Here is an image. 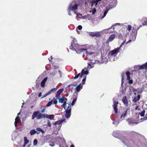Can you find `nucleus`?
I'll return each mask as SVG.
<instances>
[{"instance_id": "46", "label": "nucleus", "mask_w": 147, "mask_h": 147, "mask_svg": "<svg viewBox=\"0 0 147 147\" xmlns=\"http://www.w3.org/2000/svg\"><path fill=\"white\" fill-rule=\"evenodd\" d=\"M64 102L66 104V102H67V99L66 98L64 97Z\"/></svg>"}, {"instance_id": "13", "label": "nucleus", "mask_w": 147, "mask_h": 147, "mask_svg": "<svg viewBox=\"0 0 147 147\" xmlns=\"http://www.w3.org/2000/svg\"><path fill=\"white\" fill-rule=\"evenodd\" d=\"M142 22L143 26H147V18L143 17L142 18Z\"/></svg>"}, {"instance_id": "39", "label": "nucleus", "mask_w": 147, "mask_h": 147, "mask_svg": "<svg viewBox=\"0 0 147 147\" xmlns=\"http://www.w3.org/2000/svg\"><path fill=\"white\" fill-rule=\"evenodd\" d=\"M96 9L94 8L92 9V14H94L96 12Z\"/></svg>"}, {"instance_id": "2", "label": "nucleus", "mask_w": 147, "mask_h": 147, "mask_svg": "<svg viewBox=\"0 0 147 147\" xmlns=\"http://www.w3.org/2000/svg\"><path fill=\"white\" fill-rule=\"evenodd\" d=\"M45 117L44 114H42L40 113L39 111H37L33 112L32 119H34L36 117L37 119H39L41 118H44Z\"/></svg>"}, {"instance_id": "50", "label": "nucleus", "mask_w": 147, "mask_h": 147, "mask_svg": "<svg viewBox=\"0 0 147 147\" xmlns=\"http://www.w3.org/2000/svg\"><path fill=\"white\" fill-rule=\"evenodd\" d=\"M125 41H123V42L121 43V45L119 47V49L120 48H121L122 46L124 45V44H125Z\"/></svg>"}, {"instance_id": "38", "label": "nucleus", "mask_w": 147, "mask_h": 147, "mask_svg": "<svg viewBox=\"0 0 147 147\" xmlns=\"http://www.w3.org/2000/svg\"><path fill=\"white\" fill-rule=\"evenodd\" d=\"M81 75L80 73H79L77 75H76L75 76V77L74 78V79H76L78 78L79 76L80 77V75Z\"/></svg>"}, {"instance_id": "47", "label": "nucleus", "mask_w": 147, "mask_h": 147, "mask_svg": "<svg viewBox=\"0 0 147 147\" xmlns=\"http://www.w3.org/2000/svg\"><path fill=\"white\" fill-rule=\"evenodd\" d=\"M129 80L128 83L130 84H132L133 83V81L132 80Z\"/></svg>"}, {"instance_id": "25", "label": "nucleus", "mask_w": 147, "mask_h": 147, "mask_svg": "<svg viewBox=\"0 0 147 147\" xmlns=\"http://www.w3.org/2000/svg\"><path fill=\"white\" fill-rule=\"evenodd\" d=\"M36 129L37 131L41 132L42 134H43L45 133L44 131L40 128L38 127L36 128Z\"/></svg>"}, {"instance_id": "48", "label": "nucleus", "mask_w": 147, "mask_h": 147, "mask_svg": "<svg viewBox=\"0 0 147 147\" xmlns=\"http://www.w3.org/2000/svg\"><path fill=\"white\" fill-rule=\"evenodd\" d=\"M113 136H114V137H117V134H116V132H113Z\"/></svg>"}, {"instance_id": "57", "label": "nucleus", "mask_w": 147, "mask_h": 147, "mask_svg": "<svg viewBox=\"0 0 147 147\" xmlns=\"http://www.w3.org/2000/svg\"><path fill=\"white\" fill-rule=\"evenodd\" d=\"M143 25H140V26H139L138 27H137V29H138V30L140 28H141V27H142V26Z\"/></svg>"}, {"instance_id": "16", "label": "nucleus", "mask_w": 147, "mask_h": 147, "mask_svg": "<svg viewBox=\"0 0 147 147\" xmlns=\"http://www.w3.org/2000/svg\"><path fill=\"white\" fill-rule=\"evenodd\" d=\"M83 86L81 84H80L77 86L76 87V91L79 92L82 88Z\"/></svg>"}, {"instance_id": "22", "label": "nucleus", "mask_w": 147, "mask_h": 147, "mask_svg": "<svg viewBox=\"0 0 147 147\" xmlns=\"http://www.w3.org/2000/svg\"><path fill=\"white\" fill-rule=\"evenodd\" d=\"M64 108H66V109H69L70 108H71L70 103H69L68 102H66L65 105V107Z\"/></svg>"}, {"instance_id": "31", "label": "nucleus", "mask_w": 147, "mask_h": 147, "mask_svg": "<svg viewBox=\"0 0 147 147\" xmlns=\"http://www.w3.org/2000/svg\"><path fill=\"white\" fill-rule=\"evenodd\" d=\"M52 104H53V100H52L49 102L47 103V104L46 105V106L47 107H48L50 106Z\"/></svg>"}, {"instance_id": "11", "label": "nucleus", "mask_w": 147, "mask_h": 147, "mask_svg": "<svg viewBox=\"0 0 147 147\" xmlns=\"http://www.w3.org/2000/svg\"><path fill=\"white\" fill-rule=\"evenodd\" d=\"M138 69L141 70L143 69H147V62L141 65L140 66Z\"/></svg>"}, {"instance_id": "41", "label": "nucleus", "mask_w": 147, "mask_h": 147, "mask_svg": "<svg viewBox=\"0 0 147 147\" xmlns=\"http://www.w3.org/2000/svg\"><path fill=\"white\" fill-rule=\"evenodd\" d=\"M64 90V89L63 88L60 89L58 90L57 91L60 94H61L63 91Z\"/></svg>"}, {"instance_id": "23", "label": "nucleus", "mask_w": 147, "mask_h": 147, "mask_svg": "<svg viewBox=\"0 0 147 147\" xmlns=\"http://www.w3.org/2000/svg\"><path fill=\"white\" fill-rule=\"evenodd\" d=\"M30 133L31 135H32L36 133L37 134H39V132H37V131H35L34 129H32L30 131Z\"/></svg>"}, {"instance_id": "63", "label": "nucleus", "mask_w": 147, "mask_h": 147, "mask_svg": "<svg viewBox=\"0 0 147 147\" xmlns=\"http://www.w3.org/2000/svg\"><path fill=\"white\" fill-rule=\"evenodd\" d=\"M25 144V143H24V144L23 145V147H25V146H26V144Z\"/></svg>"}, {"instance_id": "30", "label": "nucleus", "mask_w": 147, "mask_h": 147, "mask_svg": "<svg viewBox=\"0 0 147 147\" xmlns=\"http://www.w3.org/2000/svg\"><path fill=\"white\" fill-rule=\"evenodd\" d=\"M145 113V110H143L140 113V115L141 117H143Z\"/></svg>"}, {"instance_id": "42", "label": "nucleus", "mask_w": 147, "mask_h": 147, "mask_svg": "<svg viewBox=\"0 0 147 147\" xmlns=\"http://www.w3.org/2000/svg\"><path fill=\"white\" fill-rule=\"evenodd\" d=\"M47 125L49 126V127H51V124L50 123V122L49 120L48 121H47Z\"/></svg>"}, {"instance_id": "15", "label": "nucleus", "mask_w": 147, "mask_h": 147, "mask_svg": "<svg viewBox=\"0 0 147 147\" xmlns=\"http://www.w3.org/2000/svg\"><path fill=\"white\" fill-rule=\"evenodd\" d=\"M47 77H46L42 81L41 83V85L42 87L43 88L45 86V83L47 80Z\"/></svg>"}, {"instance_id": "4", "label": "nucleus", "mask_w": 147, "mask_h": 147, "mask_svg": "<svg viewBox=\"0 0 147 147\" xmlns=\"http://www.w3.org/2000/svg\"><path fill=\"white\" fill-rule=\"evenodd\" d=\"M138 29L137 28V26L136 25H134L132 27V29L131 32V34L134 38L136 37L137 34V31Z\"/></svg>"}, {"instance_id": "58", "label": "nucleus", "mask_w": 147, "mask_h": 147, "mask_svg": "<svg viewBox=\"0 0 147 147\" xmlns=\"http://www.w3.org/2000/svg\"><path fill=\"white\" fill-rule=\"evenodd\" d=\"M49 146H51L53 147V146H55V144L54 143L53 144H49Z\"/></svg>"}, {"instance_id": "61", "label": "nucleus", "mask_w": 147, "mask_h": 147, "mask_svg": "<svg viewBox=\"0 0 147 147\" xmlns=\"http://www.w3.org/2000/svg\"><path fill=\"white\" fill-rule=\"evenodd\" d=\"M138 106H136L135 108V110H137L138 109Z\"/></svg>"}, {"instance_id": "40", "label": "nucleus", "mask_w": 147, "mask_h": 147, "mask_svg": "<svg viewBox=\"0 0 147 147\" xmlns=\"http://www.w3.org/2000/svg\"><path fill=\"white\" fill-rule=\"evenodd\" d=\"M38 142V141L36 139H35L33 142V144L34 145H36Z\"/></svg>"}, {"instance_id": "8", "label": "nucleus", "mask_w": 147, "mask_h": 147, "mask_svg": "<svg viewBox=\"0 0 147 147\" xmlns=\"http://www.w3.org/2000/svg\"><path fill=\"white\" fill-rule=\"evenodd\" d=\"M115 35L114 34H113L111 35L109 37V39L106 42V43L108 44L110 42L112 41L115 38Z\"/></svg>"}, {"instance_id": "37", "label": "nucleus", "mask_w": 147, "mask_h": 147, "mask_svg": "<svg viewBox=\"0 0 147 147\" xmlns=\"http://www.w3.org/2000/svg\"><path fill=\"white\" fill-rule=\"evenodd\" d=\"M108 11V9H107L106 10H105L104 11V15L102 17L103 18L104 17L106 16V15L107 14V13Z\"/></svg>"}, {"instance_id": "56", "label": "nucleus", "mask_w": 147, "mask_h": 147, "mask_svg": "<svg viewBox=\"0 0 147 147\" xmlns=\"http://www.w3.org/2000/svg\"><path fill=\"white\" fill-rule=\"evenodd\" d=\"M127 80H129L130 79V76H127Z\"/></svg>"}, {"instance_id": "29", "label": "nucleus", "mask_w": 147, "mask_h": 147, "mask_svg": "<svg viewBox=\"0 0 147 147\" xmlns=\"http://www.w3.org/2000/svg\"><path fill=\"white\" fill-rule=\"evenodd\" d=\"M101 36V34L98 32H95V37H100Z\"/></svg>"}, {"instance_id": "26", "label": "nucleus", "mask_w": 147, "mask_h": 147, "mask_svg": "<svg viewBox=\"0 0 147 147\" xmlns=\"http://www.w3.org/2000/svg\"><path fill=\"white\" fill-rule=\"evenodd\" d=\"M83 77H84V78L82 80V84H84L85 83L86 76H84Z\"/></svg>"}, {"instance_id": "5", "label": "nucleus", "mask_w": 147, "mask_h": 147, "mask_svg": "<svg viewBox=\"0 0 147 147\" xmlns=\"http://www.w3.org/2000/svg\"><path fill=\"white\" fill-rule=\"evenodd\" d=\"M65 110V117L66 118H69L70 117L71 115V108L69 109H66V108H64Z\"/></svg>"}, {"instance_id": "34", "label": "nucleus", "mask_w": 147, "mask_h": 147, "mask_svg": "<svg viewBox=\"0 0 147 147\" xmlns=\"http://www.w3.org/2000/svg\"><path fill=\"white\" fill-rule=\"evenodd\" d=\"M77 16H76V18L78 20V19L77 18L78 17L79 18H80L82 16V14L80 13H78V14H77Z\"/></svg>"}, {"instance_id": "32", "label": "nucleus", "mask_w": 147, "mask_h": 147, "mask_svg": "<svg viewBox=\"0 0 147 147\" xmlns=\"http://www.w3.org/2000/svg\"><path fill=\"white\" fill-rule=\"evenodd\" d=\"M24 143L25 144H27L29 142V140L27 139V138L26 137H25L24 138Z\"/></svg>"}, {"instance_id": "53", "label": "nucleus", "mask_w": 147, "mask_h": 147, "mask_svg": "<svg viewBox=\"0 0 147 147\" xmlns=\"http://www.w3.org/2000/svg\"><path fill=\"white\" fill-rule=\"evenodd\" d=\"M46 109V108H44L41 111V112L42 113H44L45 112V110Z\"/></svg>"}, {"instance_id": "51", "label": "nucleus", "mask_w": 147, "mask_h": 147, "mask_svg": "<svg viewBox=\"0 0 147 147\" xmlns=\"http://www.w3.org/2000/svg\"><path fill=\"white\" fill-rule=\"evenodd\" d=\"M131 134H137V133L134 131H131Z\"/></svg>"}, {"instance_id": "28", "label": "nucleus", "mask_w": 147, "mask_h": 147, "mask_svg": "<svg viewBox=\"0 0 147 147\" xmlns=\"http://www.w3.org/2000/svg\"><path fill=\"white\" fill-rule=\"evenodd\" d=\"M98 1L97 0H93L92 1V5H93V4H95V5H96L98 4Z\"/></svg>"}, {"instance_id": "36", "label": "nucleus", "mask_w": 147, "mask_h": 147, "mask_svg": "<svg viewBox=\"0 0 147 147\" xmlns=\"http://www.w3.org/2000/svg\"><path fill=\"white\" fill-rule=\"evenodd\" d=\"M132 28V27L130 25H128L127 27V30L129 31L131 30Z\"/></svg>"}, {"instance_id": "44", "label": "nucleus", "mask_w": 147, "mask_h": 147, "mask_svg": "<svg viewBox=\"0 0 147 147\" xmlns=\"http://www.w3.org/2000/svg\"><path fill=\"white\" fill-rule=\"evenodd\" d=\"M60 95L57 94H57H56V96H55V97H56L57 98V99H59V96H60Z\"/></svg>"}, {"instance_id": "59", "label": "nucleus", "mask_w": 147, "mask_h": 147, "mask_svg": "<svg viewBox=\"0 0 147 147\" xmlns=\"http://www.w3.org/2000/svg\"><path fill=\"white\" fill-rule=\"evenodd\" d=\"M124 74H122V80H123V78H124V77H124L123 75H124Z\"/></svg>"}, {"instance_id": "6", "label": "nucleus", "mask_w": 147, "mask_h": 147, "mask_svg": "<svg viewBox=\"0 0 147 147\" xmlns=\"http://www.w3.org/2000/svg\"><path fill=\"white\" fill-rule=\"evenodd\" d=\"M113 103L112 106L113 108L115 113L116 114L118 112L117 105L118 104V102L116 101H113Z\"/></svg>"}, {"instance_id": "45", "label": "nucleus", "mask_w": 147, "mask_h": 147, "mask_svg": "<svg viewBox=\"0 0 147 147\" xmlns=\"http://www.w3.org/2000/svg\"><path fill=\"white\" fill-rule=\"evenodd\" d=\"M143 119L144 120H147V113L146 114L145 116L144 117Z\"/></svg>"}, {"instance_id": "64", "label": "nucleus", "mask_w": 147, "mask_h": 147, "mask_svg": "<svg viewBox=\"0 0 147 147\" xmlns=\"http://www.w3.org/2000/svg\"><path fill=\"white\" fill-rule=\"evenodd\" d=\"M70 147H75L74 146L73 144H72L71 146Z\"/></svg>"}, {"instance_id": "54", "label": "nucleus", "mask_w": 147, "mask_h": 147, "mask_svg": "<svg viewBox=\"0 0 147 147\" xmlns=\"http://www.w3.org/2000/svg\"><path fill=\"white\" fill-rule=\"evenodd\" d=\"M41 95H42V93H41V92H40V93H39L38 94V96L39 97H41Z\"/></svg>"}, {"instance_id": "55", "label": "nucleus", "mask_w": 147, "mask_h": 147, "mask_svg": "<svg viewBox=\"0 0 147 147\" xmlns=\"http://www.w3.org/2000/svg\"><path fill=\"white\" fill-rule=\"evenodd\" d=\"M68 14L69 15H71V11H69L68 10Z\"/></svg>"}, {"instance_id": "24", "label": "nucleus", "mask_w": 147, "mask_h": 147, "mask_svg": "<svg viewBox=\"0 0 147 147\" xmlns=\"http://www.w3.org/2000/svg\"><path fill=\"white\" fill-rule=\"evenodd\" d=\"M115 25H113L111 27V28H108L106 30H107L108 31H109V30L111 29H113V30L111 31H110V33H112L113 32L114 30V26H115Z\"/></svg>"}, {"instance_id": "60", "label": "nucleus", "mask_w": 147, "mask_h": 147, "mask_svg": "<svg viewBox=\"0 0 147 147\" xmlns=\"http://www.w3.org/2000/svg\"><path fill=\"white\" fill-rule=\"evenodd\" d=\"M65 103H64V102L63 103V104H62V105H61V107H63L64 106L65 107Z\"/></svg>"}, {"instance_id": "17", "label": "nucleus", "mask_w": 147, "mask_h": 147, "mask_svg": "<svg viewBox=\"0 0 147 147\" xmlns=\"http://www.w3.org/2000/svg\"><path fill=\"white\" fill-rule=\"evenodd\" d=\"M45 115V118H46L50 119H52L54 118V115H49L47 114H44Z\"/></svg>"}, {"instance_id": "43", "label": "nucleus", "mask_w": 147, "mask_h": 147, "mask_svg": "<svg viewBox=\"0 0 147 147\" xmlns=\"http://www.w3.org/2000/svg\"><path fill=\"white\" fill-rule=\"evenodd\" d=\"M78 29L79 30H81L82 28V26L81 25H79L77 27Z\"/></svg>"}, {"instance_id": "49", "label": "nucleus", "mask_w": 147, "mask_h": 147, "mask_svg": "<svg viewBox=\"0 0 147 147\" xmlns=\"http://www.w3.org/2000/svg\"><path fill=\"white\" fill-rule=\"evenodd\" d=\"M130 73L129 71H127L126 72V75L127 76H129L130 75Z\"/></svg>"}, {"instance_id": "62", "label": "nucleus", "mask_w": 147, "mask_h": 147, "mask_svg": "<svg viewBox=\"0 0 147 147\" xmlns=\"http://www.w3.org/2000/svg\"><path fill=\"white\" fill-rule=\"evenodd\" d=\"M77 85V84H76L75 85H73L72 86H73V87H75Z\"/></svg>"}, {"instance_id": "14", "label": "nucleus", "mask_w": 147, "mask_h": 147, "mask_svg": "<svg viewBox=\"0 0 147 147\" xmlns=\"http://www.w3.org/2000/svg\"><path fill=\"white\" fill-rule=\"evenodd\" d=\"M127 121L128 122V123L129 124H131L132 123H136L137 124V122H135V120L132 118H128L127 120Z\"/></svg>"}, {"instance_id": "27", "label": "nucleus", "mask_w": 147, "mask_h": 147, "mask_svg": "<svg viewBox=\"0 0 147 147\" xmlns=\"http://www.w3.org/2000/svg\"><path fill=\"white\" fill-rule=\"evenodd\" d=\"M59 103H63L64 101V97H62L60 98H59Z\"/></svg>"}, {"instance_id": "35", "label": "nucleus", "mask_w": 147, "mask_h": 147, "mask_svg": "<svg viewBox=\"0 0 147 147\" xmlns=\"http://www.w3.org/2000/svg\"><path fill=\"white\" fill-rule=\"evenodd\" d=\"M77 99L76 98H75L74 99L72 102L71 103V105H74L75 104V102L76 101Z\"/></svg>"}, {"instance_id": "1", "label": "nucleus", "mask_w": 147, "mask_h": 147, "mask_svg": "<svg viewBox=\"0 0 147 147\" xmlns=\"http://www.w3.org/2000/svg\"><path fill=\"white\" fill-rule=\"evenodd\" d=\"M80 45L77 43L76 39L74 38L73 39L71 45L69 47L70 49L72 50L73 51H76L77 53H79L80 52H84L83 55H85L86 54V57L88 58L90 56L93 54V53H88L87 51V49H80Z\"/></svg>"}, {"instance_id": "9", "label": "nucleus", "mask_w": 147, "mask_h": 147, "mask_svg": "<svg viewBox=\"0 0 147 147\" xmlns=\"http://www.w3.org/2000/svg\"><path fill=\"white\" fill-rule=\"evenodd\" d=\"M119 48H117L111 51L109 53V54L111 55H113L119 52Z\"/></svg>"}, {"instance_id": "10", "label": "nucleus", "mask_w": 147, "mask_h": 147, "mask_svg": "<svg viewBox=\"0 0 147 147\" xmlns=\"http://www.w3.org/2000/svg\"><path fill=\"white\" fill-rule=\"evenodd\" d=\"M122 101L125 106H128V101L127 99V97L125 96L122 98Z\"/></svg>"}, {"instance_id": "20", "label": "nucleus", "mask_w": 147, "mask_h": 147, "mask_svg": "<svg viewBox=\"0 0 147 147\" xmlns=\"http://www.w3.org/2000/svg\"><path fill=\"white\" fill-rule=\"evenodd\" d=\"M140 95H138L137 97H135L133 100V101L134 102H136L139 100L140 98Z\"/></svg>"}, {"instance_id": "52", "label": "nucleus", "mask_w": 147, "mask_h": 147, "mask_svg": "<svg viewBox=\"0 0 147 147\" xmlns=\"http://www.w3.org/2000/svg\"><path fill=\"white\" fill-rule=\"evenodd\" d=\"M57 101L56 100H55L53 104H56L57 103Z\"/></svg>"}, {"instance_id": "3", "label": "nucleus", "mask_w": 147, "mask_h": 147, "mask_svg": "<svg viewBox=\"0 0 147 147\" xmlns=\"http://www.w3.org/2000/svg\"><path fill=\"white\" fill-rule=\"evenodd\" d=\"M74 3L72 2L70 4L68 8L69 11H74L77 9L78 5L76 3Z\"/></svg>"}, {"instance_id": "19", "label": "nucleus", "mask_w": 147, "mask_h": 147, "mask_svg": "<svg viewBox=\"0 0 147 147\" xmlns=\"http://www.w3.org/2000/svg\"><path fill=\"white\" fill-rule=\"evenodd\" d=\"M129 110V108L127 109L126 110L123 112V114L121 115V118L125 117L127 114L128 110Z\"/></svg>"}, {"instance_id": "18", "label": "nucleus", "mask_w": 147, "mask_h": 147, "mask_svg": "<svg viewBox=\"0 0 147 147\" xmlns=\"http://www.w3.org/2000/svg\"><path fill=\"white\" fill-rule=\"evenodd\" d=\"M65 119H63L60 120L58 121H57L53 123L54 125H55L57 124H61L62 122H63L65 120Z\"/></svg>"}, {"instance_id": "12", "label": "nucleus", "mask_w": 147, "mask_h": 147, "mask_svg": "<svg viewBox=\"0 0 147 147\" xmlns=\"http://www.w3.org/2000/svg\"><path fill=\"white\" fill-rule=\"evenodd\" d=\"M57 88H55L52 89L50 91L47 93L44 96H46L50 94L52 92H55L57 90Z\"/></svg>"}, {"instance_id": "21", "label": "nucleus", "mask_w": 147, "mask_h": 147, "mask_svg": "<svg viewBox=\"0 0 147 147\" xmlns=\"http://www.w3.org/2000/svg\"><path fill=\"white\" fill-rule=\"evenodd\" d=\"M20 118L18 116L15 119V126H16V125L20 123Z\"/></svg>"}, {"instance_id": "7", "label": "nucleus", "mask_w": 147, "mask_h": 147, "mask_svg": "<svg viewBox=\"0 0 147 147\" xmlns=\"http://www.w3.org/2000/svg\"><path fill=\"white\" fill-rule=\"evenodd\" d=\"M88 69L87 67H84V69H83L80 73L81 75H80V78L82 77L84 75H87L89 72L87 70Z\"/></svg>"}, {"instance_id": "33", "label": "nucleus", "mask_w": 147, "mask_h": 147, "mask_svg": "<svg viewBox=\"0 0 147 147\" xmlns=\"http://www.w3.org/2000/svg\"><path fill=\"white\" fill-rule=\"evenodd\" d=\"M95 32H90L89 34V35L90 36L94 37H95Z\"/></svg>"}]
</instances>
